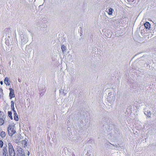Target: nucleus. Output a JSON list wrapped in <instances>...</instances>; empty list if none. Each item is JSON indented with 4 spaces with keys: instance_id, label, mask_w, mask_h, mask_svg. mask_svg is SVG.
Wrapping results in <instances>:
<instances>
[{
    "instance_id": "nucleus-8",
    "label": "nucleus",
    "mask_w": 156,
    "mask_h": 156,
    "mask_svg": "<svg viewBox=\"0 0 156 156\" xmlns=\"http://www.w3.org/2000/svg\"><path fill=\"white\" fill-rule=\"evenodd\" d=\"M22 146L24 147H25L27 145V141L25 140H23L21 141Z\"/></svg>"
},
{
    "instance_id": "nucleus-6",
    "label": "nucleus",
    "mask_w": 156,
    "mask_h": 156,
    "mask_svg": "<svg viewBox=\"0 0 156 156\" xmlns=\"http://www.w3.org/2000/svg\"><path fill=\"white\" fill-rule=\"evenodd\" d=\"M13 111L14 112V119L16 121H17L19 120V118L18 117V115L15 111Z\"/></svg>"
},
{
    "instance_id": "nucleus-5",
    "label": "nucleus",
    "mask_w": 156,
    "mask_h": 156,
    "mask_svg": "<svg viewBox=\"0 0 156 156\" xmlns=\"http://www.w3.org/2000/svg\"><path fill=\"white\" fill-rule=\"evenodd\" d=\"M144 26L146 29H149L151 25L149 23L146 22L144 24Z\"/></svg>"
},
{
    "instance_id": "nucleus-18",
    "label": "nucleus",
    "mask_w": 156,
    "mask_h": 156,
    "mask_svg": "<svg viewBox=\"0 0 156 156\" xmlns=\"http://www.w3.org/2000/svg\"><path fill=\"white\" fill-rule=\"evenodd\" d=\"M3 94V90L1 88H0V98L2 95Z\"/></svg>"
},
{
    "instance_id": "nucleus-12",
    "label": "nucleus",
    "mask_w": 156,
    "mask_h": 156,
    "mask_svg": "<svg viewBox=\"0 0 156 156\" xmlns=\"http://www.w3.org/2000/svg\"><path fill=\"white\" fill-rule=\"evenodd\" d=\"M113 10L112 9L110 8L108 9V14L109 15H112V11Z\"/></svg>"
},
{
    "instance_id": "nucleus-14",
    "label": "nucleus",
    "mask_w": 156,
    "mask_h": 156,
    "mask_svg": "<svg viewBox=\"0 0 156 156\" xmlns=\"http://www.w3.org/2000/svg\"><path fill=\"white\" fill-rule=\"evenodd\" d=\"M4 112L0 110V118H4Z\"/></svg>"
},
{
    "instance_id": "nucleus-16",
    "label": "nucleus",
    "mask_w": 156,
    "mask_h": 156,
    "mask_svg": "<svg viewBox=\"0 0 156 156\" xmlns=\"http://www.w3.org/2000/svg\"><path fill=\"white\" fill-rule=\"evenodd\" d=\"M3 142L2 140H0V148L3 147Z\"/></svg>"
},
{
    "instance_id": "nucleus-3",
    "label": "nucleus",
    "mask_w": 156,
    "mask_h": 156,
    "mask_svg": "<svg viewBox=\"0 0 156 156\" xmlns=\"http://www.w3.org/2000/svg\"><path fill=\"white\" fill-rule=\"evenodd\" d=\"M17 155L19 154H24V152L23 149L20 146H17L16 148Z\"/></svg>"
},
{
    "instance_id": "nucleus-4",
    "label": "nucleus",
    "mask_w": 156,
    "mask_h": 156,
    "mask_svg": "<svg viewBox=\"0 0 156 156\" xmlns=\"http://www.w3.org/2000/svg\"><path fill=\"white\" fill-rule=\"evenodd\" d=\"M10 90V93L9 94V98L10 99L14 98L15 97V95L14 93V90L12 88L9 89Z\"/></svg>"
},
{
    "instance_id": "nucleus-13",
    "label": "nucleus",
    "mask_w": 156,
    "mask_h": 156,
    "mask_svg": "<svg viewBox=\"0 0 156 156\" xmlns=\"http://www.w3.org/2000/svg\"><path fill=\"white\" fill-rule=\"evenodd\" d=\"M8 115L10 118L11 119H12V113L11 112L9 111L8 112Z\"/></svg>"
},
{
    "instance_id": "nucleus-19",
    "label": "nucleus",
    "mask_w": 156,
    "mask_h": 156,
    "mask_svg": "<svg viewBox=\"0 0 156 156\" xmlns=\"http://www.w3.org/2000/svg\"><path fill=\"white\" fill-rule=\"evenodd\" d=\"M17 156H25L24 154H19V155H17Z\"/></svg>"
},
{
    "instance_id": "nucleus-10",
    "label": "nucleus",
    "mask_w": 156,
    "mask_h": 156,
    "mask_svg": "<svg viewBox=\"0 0 156 156\" xmlns=\"http://www.w3.org/2000/svg\"><path fill=\"white\" fill-rule=\"evenodd\" d=\"M11 108H12V111H14L15 110V108L14 107V102L13 101H11Z\"/></svg>"
},
{
    "instance_id": "nucleus-11",
    "label": "nucleus",
    "mask_w": 156,
    "mask_h": 156,
    "mask_svg": "<svg viewBox=\"0 0 156 156\" xmlns=\"http://www.w3.org/2000/svg\"><path fill=\"white\" fill-rule=\"evenodd\" d=\"M4 118H0V125H2L4 123Z\"/></svg>"
},
{
    "instance_id": "nucleus-1",
    "label": "nucleus",
    "mask_w": 156,
    "mask_h": 156,
    "mask_svg": "<svg viewBox=\"0 0 156 156\" xmlns=\"http://www.w3.org/2000/svg\"><path fill=\"white\" fill-rule=\"evenodd\" d=\"M9 155L7 149L6 147H4L2 149V156H15V152L13 147L10 143L8 144Z\"/></svg>"
},
{
    "instance_id": "nucleus-15",
    "label": "nucleus",
    "mask_w": 156,
    "mask_h": 156,
    "mask_svg": "<svg viewBox=\"0 0 156 156\" xmlns=\"http://www.w3.org/2000/svg\"><path fill=\"white\" fill-rule=\"evenodd\" d=\"M61 48L63 52L65 51L66 49V47L64 45L62 46Z\"/></svg>"
},
{
    "instance_id": "nucleus-22",
    "label": "nucleus",
    "mask_w": 156,
    "mask_h": 156,
    "mask_svg": "<svg viewBox=\"0 0 156 156\" xmlns=\"http://www.w3.org/2000/svg\"><path fill=\"white\" fill-rule=\"evenodd\" d=\"M29 152H28V155H29Z\"/></svg>"
},
{
    "instance_id": "nucleus-2",
    "label": "nucleus",
    "mask_w": 156,
    "mask_h": 156,
    "mask_svg": "<svg viewBox=\"0 0 156 156\" xmlns=\"http://www.w3.org/2000/svg\"><path fill=\"white\" fill-rule=\"evenodd\" d=\"M8 134L9 136H12L16 133V131L14 129V126L12 125L9 124L7 128Z\"/></svg>"
},
{
    "instance_id": "nucleus-17",
    "label": "nucleus",
    "mask_w": 156,
    "mask_h": 156,
    "mask_svg": "<svg viewBox=\"0 0 156 156\" xmlns=\"http://www.w3.org/2000/svg\"><path fill=\"white\" fill-rule=\"evenodd\" d=\"M147 114L146 113V112H145L144 113L148 117H150L151 115V114L150 113H148V112H147Z\"/></svg>"
},
{
    "instance_id": "nucleus-7",
    "label": "nucleus",
    "mask_w": 156,
    "mask_h": 156,
    "mask_svg": "<svg viewBox=\"0 0 156 156\" xmlns=\"http://www.w3.org/2000/svg\"><path fill=\"white\" fill-rule=\"evenodd\" d=\"M4 82L7 85H9L10 84V83L9 82V79L7 77L5 78Z\"/></svg>"
},
{
    "instance_id": "nucleus-20",
    "label": "nucleus",
    "mask_w": 156,
    "mask_h": 156,
    "mask_svg": "<svg viewBox=\"0 0 156 156\" xmlns=\"http://www.w3.org/2000/svg\"><path fill=\"white\" fill-rule=\"evenodd\" d=\"M18 80L19 82H21V80L20 79H18Z\"/></svg>"
},
{
    "instance_id": "nucleus-9",
    "label": "nucleus",
    "mask_w": 156,
    "mask_h": 156,
    "mask_svg": "<svg viewBox=\"0 0 156 156\" xmlns=\"http://www.w3.org/2000/svg\"><path fill=\"white\" fill-rule=\"evenodd\" d=\"M0 136L2 138L5 137L6 136V133L5 131H2L0 133Z\"/></svg>"
},
{
    "instance_id": "nucleus-21",
    "label": "nucleus",
    "mask_w": 156,
    "mask_h": 156,
    "mask_svg": "<svg viewBox=\"0 0 156 156\" xmlns=\"http://www.w3.org/2000/svg\"><path fill=\"white\" fill-rule=\"evenodd\" d=\"M0 83H1V85H2V84H3V82H2V81H1V82H0Z\"/></svg>"
}]
</instances>
